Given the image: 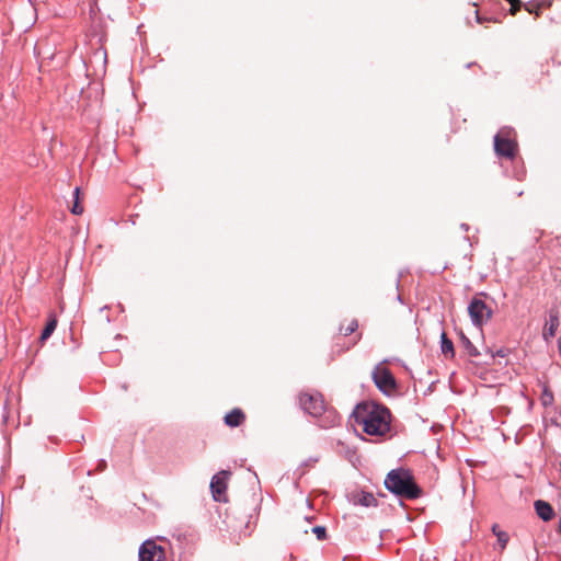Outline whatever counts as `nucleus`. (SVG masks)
Here are the masks:
<instances>
[{"label": "nucleus", "mask_w": 561, "mask_h": 561, "mask_svg": "<svg viewBox=\"0 0 561 561\" xmlns=\"http://www.w3.org/2000/svg\"><path fill=\"white\" fill-rule=\"evenodd\" d=\"M354 422L368 435L382 436L390 430V412L374 402H362L353 411Z\"/></svg>", "instance_id": "1"}, {"label": "nucleus", "mask_w": 561, "mask_h": 561, "mask_svg": "<svg viewBox=\"0 0 561 561\" xmlns=\"http://www.w3.org/2000/svg\"><path fill=\"white\" fill-rule=\"evenodd\" d=\"M385 485L392 493L409 500L417 499L422 493L410 471L404 469L391 470L385 479Z\"/></svg>", "instance_id": "2"}, {"label": "nucleus", "mask_w": 561, "mask_h": 561, "mask_svg": "<svg viewBox=\"0 0 561 561\" xmlns=\"http://www.w3.org/2000/svg\"><path fill=\"white\" fill-rule=\"evenodd\" d=\"M483 295L484 294L476 295L468 306V313L473 324L478 328H481L483 324H485L493 314L491 307H489L481 298Z\"/></svg>", "instance_id": "3"}, {"label": "nucleus", "mask_w": 561, "mask_h": 561, "mask_svg": "<svg viewBox=\"0 0 561 561\" xmlns=\"http://www.w3.org/2000/svg\"><path fill=\"white\" fill-rule=\"evenodd\" d=\"M299 400L302 409L313 416H319L324 412V400L318 391L302 392Z\"/></svg>", "instance_id": "4"}, {"label": "nucleus", "mask_w": 561, "mask_h": 561, "mask_svg": "<svg viewBox=\"0 0 561 561\" xmlns=\"http://www.w3.org/2000/svg\"><path fill=\"white\" fill-rule=\"evenodd\" d=\"M494 150L500 157L514 159L517 152V144L501 131L494 137Z\"/></svg>", "instance_id": "5"}, {"label": "nucleus", "mask_w": 561, "mask_h": 561, "mask_svg": "<svg viewBox=\"0 0 561 561\" xmlns=\"http://www.w3.org/2000/svg\"><path fill=\"white\" fill-rule=\"evenodd\" d=\"M164 548L158 546L153 540L145 541L139 548V561H164Z\"/></svg>", "instance_id": "6"}, {"label": "nucleus", "mask_w": 561, "mask_h": 561, "mask_svg": "<svg viewBox=\"0 0 561 561\" xmlns=\"http://www.w3.org/2000/svg\"><path fill=\"white\" fill-rule=\"evenodd\" d=\"M227 471L215 474L210 482L213 497L217 502H227Z\"/></svg>", "instance_id": "7"}, {"label": "nucleus", "mask_w": 561, "mask_h": 561, "mask_svg": "<svg viewBox=\"0 0 561 561\" xmlns=\"http://www.w3.org/2000/svg\"><path fill=\"white\" fill-rule=\"evenodd\" d=\"M371 376L375 386H397L393 375L383 364L377 365L374 368Z\"/></svg>", "instance_id": "8"}, {"label": "nucleus", "mask_w": 561, "mask_h": 561, "mask_svg": "<svg viewBox=\"0 0 561 561\" xmlns=\"http://www.w3.org/2000/svg\"><path fill=\"white\" fill-rule=\"evenodd\" d=\"M535 511L537 515L543 520L549 522L554 517V510L553 507L543 500H537L534 503Z\"/></svg>", "instance_id": "9"}, {"label": "nucleus", "mask_w": 561, "mask_h": 561, "mask_svg": "<svg viewBox=\"0 0 561 561\" xmlns=\"http://www.w3.org/2000/svg\"><path fill=\"white\" fill-rule=\"evenodd\" d=\"M225 424L230 427L241 425L245 421V414L239 408H234L225 415Z\"/></svg>", "instance_id": "10"}, {"label": "nucleus", "mask_w": 561, "mask_h": 561, "mask_svg": "<svg viewBox=\"0 0 561 561\" xmlns=\"http://www.w3.org/2000/svg\"><path fill=\"white\" fill-rule=\"evenodd\" d=\"M354 504H358L365 507L376 506L377 501L376 497L368 492H358L353 494Z\"/></svg>", "instance_id": "11"}, {"label": "nucleus", "mask_w": 561, "mask_h": 561, "mask_svg": "<svg viewBox=\"0 0 561 561\" xmlns=\"http://www.w3.org/2000/svg\"><path fill=\"white\" fill-rule=\"evenodd\" d=\"M358 329V321L355 318H346L342 321L339 332L340 335L347 336Z\"/></svg>", "instance_id": "12"}, {"label": "nucleus", "mask_w": 561, "mask_h": 561, "mask_svg": "<svg viewBox=\"0 0 561 561\" xmlns=\"http://www.w3.org/2000/svg\"><path fill=\"white\" fill-rule=\"evenodd\" d=\"M559 327V318L557 312H550L549 321L546 324V331L543 333V336L548 339L549 336H554L557 329Z\"/></svg>", "instance_id": "13"}, {"label": "nucleus", "mask_w": 561, "mask_h": 561, "mask_svg": "<svg viewBox=\"0 0 561 561\" xmlns=\"http://www.w3.org/2000/svg\"><path fill=\"white\" fill-rule=\"evenodd\" d=\"M492 531L497 538V545L500 546L501 550H504L510 540L508 534L501 530L496 524L493 525Z\"/></svg>", "instance_id": "14"}, {"label": "nucleus", "mask_w": 561, "mask_h": 561, "mask_svg": "<svg viewBox=\"0 0 561 561\" xmlns=\"http://www.w3.org/2000/svg\"><path fill=\"white\" fill-rule=\"evenodd\" d=\"M442 353L447 357H454L455 351H454V344L453 342L447 337L446 333H442Z\"/></svg>", "instance_id": "15"}, {"label": "nucleus", "mask_w": 561, "mask_h": 561, "mask_svg": "<svg viewBox=\"0 0 561 561\" xmlns=\"http://www.w3.org/2000/svg\"><path fill=\"white\" fill-rule=\"evenodd\" d=\"M56 327H57V319L55 316H51L41 334V341L47 340L53 334Z\"/></svg>", "instance_id": "16"}, {"label": "nucleus", "mask_w": 561, "mask_h": 561, "mask_svg": "<svg viewBox=\"0 0 561 561\" xmlns=\"http://www.w3.org/2000/svg\"><path fill=\"white\" fill-rule=\"evenodd\" d=\"M459 336L461 345L466 350L467 354L470 356H477L479 352L477 351L476 346L471 343V341L462 332H460Z\"/></svg>", "instance_id": "17"}, {"label": "nucleus", "mask_w": 561, "mask_h": 561, "mask_svg": "<svg viewBox=\"0 0 561 561\" xmlns=\"http://www.w3.org/2000/svg\"><path fill=\"white\" fill-rule=\"evenodd\" d=\"M71 213L73 215H81L83 213V207L80 204V188L79 187H76V190H75V201H73V205L71 207Z\"/></svg>", "instance_id": "18"}, {"label": "nucleus", "mask_w": 561, "mask_h": 561, "mask_svg": "<svg viewBox=\"0 0 561 561\" xmlns=\"http://www.w3.org/2000/svg\"><path fill=\"white\" fill-rule=\"evenodd\" d=\"M540 400L545 407H549L553 402V393L550 388H543L541 391Z\"/></svg>", "instance_id": "19"}, {"label": "nucleus", "mask_w": 561, "mask_h": 561, "mask_svg": "<svg viewBox=\"0 0 561 561\" xmlns=\"http://www.w3.org/2000/svg\"><path fill=\"white\" fill-rule=\"evenodd\" d=\"M541 7H542V4L537 3V2H529V3L524 4L525 10L531 14H535L536 16L540 15Z\"/></svg>", "instance_id": "20"}, {"label": "nucleus", "mask_w": 561, "mask_h": 561, "mask_svg": "<svg viewBox=\"0 0 561 561\" xmlns=\"http://www.w3.org/2000/svg\"><path fill=\"white\" fill-rule=\"evenodd\" d=\"M311 531L317 536L319 540H323L327 537V530L323 526H316L311 528Z\"/></svg>", "instance_id": "21"}, {"label": "nucleus", "mask_w": 561, "mask_h": 561, "mask_svg": "<svg viewBox=\"0 0 561 561\" xmlns=\"http://www.w3.org/2000/svg\"><path fill=\"white\" fill-rule=\"evenodd\" d=\"M507 1L511 4L510 13L512 15H515L520 10L522 1L520 0H507Z\"/></svg>", "instance_id": "22"}, {"label": "nucleus", "mask_w": 561, "mask_h": 561, "mask_svg": "<svg viewBox=\"0 0 561 561\" xmlns=\"http://www.w3.org/2000/svg\"><path fill=\"white\" fill-rule=\"evenodd\" d=\"M360 334H357L355 335L350 342L348 344L346 345V350H348L350 347L354 346L359 340H360Z\"/></svg>", "instance_id": "23"}, {"label": "nucleus", "mask_w": 561, "mask_h": 561, "mask_svg": "<svg viewBox=\"0 0 561 561\" xmlns=\"http://www.w3.org/2000/svg\"><path fill=\"white\" fill-rule=\"evenodd\" d=\"M386 394H391L397 388H392V387H389V388H381Z\"/></svg>", "instance_id": "24"}, {"label": "nucleus", "mask_w": 561, "mask_h": 561, "mask_svg": "<svg viewBox=\"0 0 561 561\" xmlns=\"http://www.w3.org/2000/svg\"><path fill=\"white\" fill-rule=\"evenodd\" d=\"M557 530H558V533H560V534H561V516H560V519H559V522H558Z\"/></svg>", "instance_id": "25"}, {"label": "nucleus", "mask_w": 561, "mask_h": 561, "mask_svg": "<svg viewBox=\"0 0 561 561\" xmlns=\"http://www.w3.org/2000/svg\"><path fill=\"white\" fill-rule=\"evenodd\" d=\"M474 14H476L477 21L480 23L481 22V18L479 16V13H478L477 10L474 11Z\"/></svg>", "instance_id": "26"}, {"label": "nucleus", "mask_w": 561, "mask_h": 561, "mask_svg": "<svg viewBox=\"0 0 561 561\" xmlns=\"http://www.w3.org/2000/svg\"><path fill=\"white\" fill-rule=\"evenodd\" d=\"M302 533H304V534H308V529H307V528H306V529H302Z\"/></svg>", "instance_id": "27"}]
</instances>
